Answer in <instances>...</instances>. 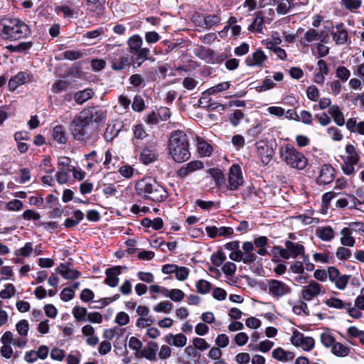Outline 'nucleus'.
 <instances>
[{
    "mask_svg": "<svg viewBox=\"0 0 364 364\" xmlns=\"http://www.w3.org/2000/svg\"><path fill=\"white\" fill-rule=\"evenodd\" d=\"M135 188L138 195L153 201L160 202L167 198L166 191L156 180L151 178L139 181L135 185Z\"/></svg>",
    "mask_w": 364,
    "mask_h": 364,
    "instance_id": "20e7f679",
    "label": "nucleus"
},
{
    "mask_svg": "<svg viewBox=\"0 0 364 364\" xmlns=\"http://www.w3.org/2000/svg\"><path fill=\"white\" fill-rule=\"evenodd\" d=\"M272 357L280 361H289L293 360L294 354L292 352L285 351L282 348H277L272 351Z\"/></svg>",
    "mask_w": 364,
    "mask_h": 364,
    "instance_id": "bb28decb",
    "label": "nucleus"
},
{
    "mask_svg": "<svg viewBox=\"0 0 364 364\" xmlns=\"http://www.w3.org/2000/svg\"><path fill=\"white\" fill-rule=\"evenodd\" d=\"M176 277L180 281H184L189 274V269L186 267H178L175 272Z\"/></svg>",
    "mask_w": 364,
    "mask_h": 364,
    "instance_id": "338daca9",
    "label": "nucleus"
},
{
    "mask_svg": "<svg viewBox=\"0 0 364 364\" xmlns=\"http://www.w3.org/2000/svg\"><path fill=\"white\" fill-rule=\"evenodd\" d=\"M95 92L90 88L77 91L73 95V100L77 105H82L94 97Z\"/></svg>",
    "mask_w": 364,
    "mask_h": 364,
    "instance_id": "aec40b11",
    "label": "nucleus"
},
{
    "mask_svg": "<svg viewBox=\"0 0 364 364\" xmlns=\"http://www.w3.org/2000/svg\"><path fill=\"white\" fill-rule=\"evenodd\" d=\"M28 78V74L25 72H19L9 80L8 85L9 90H15L19 85L26 82Z\"/></svg>",
    "mask_w": 364,
    "mask_h": 364,
    "instance_id": "4be33fe9",
    "label": "nucleus"
},
{
    "mask_svg": "<svg viewBox=\"0 0 364 364\" xmlns=\"http://www.w3.org/2000/svg\"><path fill=\"white\" fill-rule=\"evenodd\" d=\"M336 77L342 81H346L350 77V71L344 66H339L336 69Z\"/></svg>",
    "mask_w": 364,
    "mask_h": 364,
    "instance_id": "e2e57ef3",
    "label": "nucleus"
},
{
    "mask_svg": "<svg viewBox=\"0 0 364 364\" xmlns=\"http://www.w3.org/2000/svg\"><path fill=\"white\" fill-rule=\"evenodd\" d=\"M336 255L339 259L347 260L350 259L351 256V252L349 249H347L344 247H340L338 248Z\"/></svg>",
    "mask_w": 364,
    "mask_h": 364,
    "instance_id": "052dcab7",
    "label": "nucleus"
},
{
    "mask_svg": "<svg viewBox=\"0 0 364 364\" xmlns=\"http://www.w3.org/2000/svg\"><path fill=\"white\" fill-rule=\"evenodd\" d=\"M306 95L311 101L316 102L318 100V90L315 85H311L307 88Z\"/></svg>",
    "mask_w": 364,
    "mask_h": 364,
    "instance_id": "69168bd1",
    "label": "nucleus"
},
{
    "mask_svg": "<svg viewBox=\"0 0 364 364\" xmlns=\"http://www.w3.org/2000/svg\"><path fill=\"white\" fill-rule=\"evenodd\" d=\"M129 83L134 87H139L140 86H145V80L142 76L139 74H133L129 77Z\"/></svg>",
    "mask_w": 364,
    "mask_h": 364,
    "instance_id": "5fc2aeb1",
    "label": "nucleus"
},
{
    "mask_svg": "<svg viewBox=\"0 0 364 364\" xmlns=\"http://www.w3.org/2000/svg\"><path fill=\"white\" fill-rule=\"evenodd\" d=\"M274 85L275 83L273 82V80L269 77H267L263 80L261 85H259L256 87V90L257 92H261L273 88Z\"/></svg>",
    "mask_w": 364,
    "mask_h": 364,
    "instance_id": "bf43d9fd",
    "label": "nucleus"
},
{
    "mask_svg": "<svg viewBox=\"0 0 364 364\" xmlns=\"http://www.w3.org/2000/svg\"><path fill=\"white\" fill-rule=\"evenodd\" d=\"M335 170L331 165L324 164L320 171V174L316 179L318 184H328L334 179Z\"/></svg>",
    "mask_w": 364,
    "mask_h": 364,
    "instance_id": "9b49d317",
    "label": "nucleus"
},
{
    "mask_svg": "<svg viewBox=\"0 0 364 364\" xmlns=\"http://www.w3.org/2000/svg\"><path fill=\"white\" fill-rule=\"evenodd\" d=\"M269 292L275 297H281L291 292V289L284 282L270 279L268 281Z\"/></svg>",
    "mask_w": 364,
    "mask_h": 364,
    "instance_id": "9d476101",
    "label": "nucleus"
},
{
    "mask_svg": "<svg viewBox=\"0 0 364 364\" xmlns=\"http://www.w3.org/2000/svg\"><path fill=\"white\" fill-rule=\"evenodd\" d=\"M343 5L349 11H353L361 6V0H341Z\"/></svg>",
    "mask_w": 364,
    "mask_h": 364,
    "instance_id": "8fccbe9b",
    "label": "nucleus"
},
{
    "mask_svg": "<svg viewBox=\"0 0 364 364\" xmlns=\"http://www.w3.org/2000/svg\"><path fill=\"white\" fill-rule=\"evenodd\" d=\"M55 11L62 13L64 18H73L77 12L73 9L70 6L62 4L55 7Z\"/></svg>",
    "mask_w": 364,
    "mask_h": 364,
    "instance_id": "c9c22d12",
    "label": "nucleus"
},
{
    "mask_svg": "<svg viewBox=\"0 0 364 364\" xmlns=\"http://www.w3.org/2000/svg\"><path fill=\"white\" fill-rule=\"evenodd\" d=\"M321 292V285L311 281L308 286L304 287L302 291V297L306 301H311L314 297L317 296Z\"/></svg>",
    "mask_w": 364,
    "mask_h": 364,
    "instance_id": "ddd939ff",
    "label": "nucleus"
},
{
    "mask_svg": "<svg viewBox=\"0 0 364 364\" xmlns=\"http://www.w3.org/2000/svg\"><path fill=\"white\" fill-rule=\"evenodd\" d=\"M264 24L263 17L256 16L252 23L248 26V30L250 31L262 32Z\"/></svg>",
    "mask_w": 364,
    "mask_h": 364,
    "instance_id": "79ce46f5",
    "label": "nucleus"
},
{
    "mask_svg": "<svg viewBox=\"0 0 364 364\" xmlns=\"http://www.w3.org/2000/svg\"><path fill=\"white\" fill-rule=\"evenodd\" d=\"M31 34L29 26L18 18H7L0 22V36L16 41Z\"/></svg>",
    "mask_w": 364,
    "mask_h": 364,
    "instance_id": "7ed1b4c3",
    "label": "nucleus"
},
{
    "mask_svg": "<svg viewBox=\"0 0 364 364\" xmlns=\"http://www.w3.org/2000/svg\"><path fill=\"white\" fill-rule=\"evenodd\" d=\"M156 141L154 139L146 142L140 153V161L144 164H149L157 159Z\"/></svg>",
    "mask_w": 364,
    "mask_h": 364,
    "instance_id": "423d86ee",
    "label": "nucleus"
},
{
    "mask_svg": "<svg viewBox=\"0 0 364 364\" xmlns=\"http://www.w3.org/2000/svg\"><path fill=\"white\" fill-rule=\"evenodd\" d=\"M198 18H203V23L200 26L205 29H210L213 26L219 25L221 21L220 14H210L205 16L198 15Z\"/></svg>",
    "mask_w": 364,
    "mask_h": 364,
    "instance_id": "6ab92c4d",
    "label": "nucleus"
},
{
    "mask_svg": "<svg viewBox=\"0 0 364 364\" xmlns=\"http://www.w3.org/2000/svg\"><path fill=\"white\" fill-rule=\"evenodd\" d=\"M120 128L116 124H108L105 132L104 134V138L107 141H112L119 134Z\"/></svg>",
    "mask_w": 364,
    "mask_h": 364,
    "instance_id": "473e14b6",
    "label": "nucleus"
},
{
    "mask_svg": "<svg viewBox=\"0 0 364 364\" xmlns=\"http://www.w3.org/2000/svg\"><path fill=\"white\" fill-rule=\"evenodd\" d=\"M29 329L28 321L23 319L16 323V330L18 333L23 336H26Z\"/></svg>",
    "mask_w": 364,
    "mask_h": 364,
    "instance_id": "13d9d810",
    "label": "nucleus"
},
{
    "mask_svg": "<svg viewBox=\"0 0 364 364\" xmlns=\"http://www.w3.org/2000/svg\"><path fill=\"white\" fill-rule=\"evenodd\" d=\"M70 83L68 81L58 80L53 83L52 86V91L55 93L65 91L70 87Z\"/></svg>",
    "mask_w": 364,
    "mask_h": 364,
    "instance_id": "c03bdc74",
    "label": "nucleus"
},
{
    "mask_svg": "<svg viewBox=\"0 0 364 364\" xmlns=\"http://www.w3.org/2000/svg\"><path fill=\"white\" fill-rule=\"evenodd\" d=\"M73 314L77 321H86L85 316L87 315V311L85 307L75 306L73 309Z\"/></svg>",
    "mask_w": 364,
    "mask_h": 364,
    "instance_id": "ea45409f",
    "label": "nucleus"
},
{
    "mask_svg": "<svg viewBox=\"0 0 364 364\" xmlns=\"http://www.w3.org/2000/svg\"><path fill=\"white\" fill-rule=\"evenodd\" d=\"M56 271L66 279H77L81 275L79 271L70 269L68 264H60V265L56 268Z\"/></svg>",
    "mask_w": 364,
    "mask_h": 364,
    "instance_id": "a211bd4d",
    "label": "nucleus"
},
{
    "mask_svg": "<svg viewBox=\"0 0 364 364\" xmlns=\"http://www.w3.org/2000/svg\"><path fill=\"white\" fill-rule=\"evenodd\" d=\"M90 9L97 14L102 12L106 0H87Z\"/></svg>",
    "mask_w": 364,
    "mask_h": 364,
    "instance_id": "37998d69",
    "label": "nucleus"
},
{
    "mask_svg": "<svg viewBox=\"0 0 364 364\" xmlns=\"http://www.w3.org/2000/svg\"><path fill=\"white\" fill-rule=\"evenodd\" d=\"M208 173L214 178L216 186L220 187L225 183V176L220 169L218 168H210Z\"/></svg>",
    "mask_w": 364,
    "mask_h": 364,
    "instance_id": "7c9ffc66",
    "label": "nucleus"
},
{
    "mask_svg": "<svg viewBox=\"0 0 364 364\" xmlns=\"http://www.w3.org/2000/svg\"><path fill=\"white\" fill-rule=\"evenodd\" d=\"M122 268V266H115L107 269L105 271L107 277L105 279V283L111 287H117L119 280L118 276L121 274Z\"/></svg>",
    "mask_w": 364,
    "mask_h": 364,
    "instance_id": "f8f14e48",
    "label": "nucleus"
},
{
    "mask_svg": "<svg viewBox=\"0 0 364 364\" xmlns=\"http://www.w3.org/2000/svg\"><path fill=\"white\" fill-rule=\"evenodd\" d=\"M350 278V275L343 274L338 276L335 281H333L337 289L343 290L346 287V285Z\"/></svg>",
    "mask_w": 364,
    "mask_h": 364,
    "instance_id": "49530a36",
    "label": "nucleus"
},
{
    "mask_svg": "<svg viewBox=\"0 0 364 364\" xmlns=\"http://www.w3.org/2000/svg\"><path fill=\"white\" fill-rule=\"evenodd\" d=\"M164 340L168 344L180 348L185 346L187 343V338L183 333L176 335L168 333L165 336Z\"/></svg>",
    "mask_w": 364,
    "mask_h": 364,
    "instance_id": "f3484780",
    "label": "nucleus"
},
{
    "mask_svg": "<svg viewBox=\"0 0 364 364\" xmlns=\"http://www.w3.org/2000/svg\"><path fill=\"white\" fill-rule=\"evenodd\" d=\"M107 118V109L100 105L91 106L82 109L70 124L73 138L87 141L91 138L92 132L103 124Z\"/></svg>",
    "mask_w": 364,
    "mask_h": 364,
    "instance_id": "f257e3e1",
    "label": "nucleus"
},
{
    "mask_svg": "<svg viewBox=\"0 0 364 364\" xmlns=\"http://www.w3.org/2000/svg\"><path fill=\"white\" fill-rule=\"evenodd\" d=\"M144 101L141 96L136 95L134 98L132 107L134 111L141 112L144 109Z\"/></svg>",
    "mask_w": 364,
    "mask_h": 364,
    "instance_id": "6e6d98bb",
    "label": "nucleus"
},
{
    "mask_svg": "<svg viewBox=\"0 0 364 364\" xmlns=\"http://www.w3.org/2000/svg\"><path fill=\"white\" fill-rule=\"evenodd\" d=\"M317 235L324 241H330L334 237V232L331 227H325L316 230Z\"/></svg>",
    "mask_w": 364,
    "mask_h": 364,
    "instance_id": "72a5a7b5",
    "label": "nucleus"
},
{
    "mask_svg": "<svg viewBox=\"0 0 364 364\" xmlns=\"http://www.w3.org/2000/svg\"><path fill=\"white\" fill-rule=\"evenodd\" d=\"M203 168V164L200 161H193L183 166L177 171V176L183 178L191 173Z\"/></svg>",
    "mask_w": 364,
    "mask_h": 364,
    "instance_id": "4468645a",
    "label": "nucleus"
},
{
    "mask_svg": "<svg viewBox=\"0 0 364 364\" xmlns=\"http://www.w3.org/2000/svg\"><path fill=\"white\" fill-rule=\"evenodd\" d=\"M346 152L349 155L347 158L349 161L353 164H358L360 160V156L356 152L355 148L352 144H347L346 146Z\"/></svg>",
    "mask_w": 364,
    "mask_h": 364,
    "instance_id": "4c0bfd02",
    "label": "nucleus"
},
{
    "mask_svg": "<svg viewBox=\"0 0 364 364\" xmlns=\"http://www.w3.org/2000/svg\"><path fill=\"white\" fill-rule=\"evenodd\" d=\"M168 154L177 163H182L191 157L186 134L180 130L171 133L168 139Z\"/></svg>",
    "mask_w": 364,
    "mask_h": 364,
    "instance_id": "f03ea898",
    "label": "nucleus"
},
{
    "mask_svg": "<svg viewBox=\"0 0 364 364\" xmlns=\"http://www.w3.org/2000/svg\"><path fill=\"white\" fill-rule=\"evenodd\" d=\"M211 284L205 279H200L196 284L198 292L202 294L208 293L211 289Z\"/></svg>",
    "mask_w": 364,
    "mask_h": 364,
    "instance_id": "a19ab883",
    "label": "nucleus"
},
{
    "mask_svg": "<svg viewBox=\"0 0 364 364\" xmlns=\"http://www.w3.org/2000/svg\"><path fill=\"white\" fill-rule=\"evenodd\" d=\"M53 137L59 144H65L68 141L65 127L62 125L55 126L53 128Z\"/></svg>",
    "mask_w": 364,
    "mask_h": 364,
    "instance_id": "cd10ccee",
    "label": "nucleus"
},
{
    "mask_svg": "<svg viewBox=\"0 0 364 364\" xmlns=\"http://www.w3.org/2000/svg\"><path fill=\"white\" fill-rule=\"evenodd\" d=\"M143 43L142 38L137 34L132 36L127 41L129 53H136L144 48L141 47Z\"/></svg>",
    "mask_w": 364,
    "mask_h": 364,
    "instance_id": "b1692460",
    "label": "nucleus"
},
{
    "mask_svg": "<svg viewBox=\"0 0 364 364\" xmlns=\"http://www.w3.org/2000/svg\"><path fill=\"white\" fill-rule=\"evenodd\" d=\"M321 341L322 344L327 348H329L331 346L333 347V346L336 343L334 337L326 333H321Z\"/></svg>",
    "mask_w": 364,
    "mask_h": 364,
    "instance_id": "680f3d73",
    "label": "nucleus"
},
{
    "mask_svg": "<svg viewBox=\"0 0 364 364\" xmlns=\"http://www.w3.org/2000/svg\"><path fill=\"white\" fill-rule=\"evenodd\" d=\"M63 57L65 59L75 60L83 57V53L77 50H68L63 53Z\"/></svg>",
    "mask_w": 364,
    "mask_h": 364,
    "instance_id": "3c124183",
    "label": "nucleus"
},
{
    "mask_svg": "<svg viewBox=\"0 0 364 364\" xmlns=\"http://www.w3.org/2000/svg\"><path fill=\"white\" fill-rule=\"evenodd\" d=\"M132 64V60L129 55L121 56L119 58H114L111 61V68L115 71H121Z\"/></svg>",
    "mask_w": 364,
    "mask_h": 364,
    "instance_id": "412c9836",
    "label": "nucleus"
},
{
    "mask_svg": "<svg viewBox=\"0 0 364 364\" xmlns=\"http://www.w3.org/2000/svg\"><path fill=\"white\" fill-rule=\"evenodd\" d=\"M255 146L262 162L265 165L267 164L274 154L272 146L264 141L256 142Z\"/></svg>",
    "mask_w": 364,
    "mask_h": 364,
    "instance_id": "1a4fd4ad",
    "label": "nucleus"
},
{
    "mask_svg": "<svg viewBox=\"0 0 364 364\" xmlns=\"http://www.w3.org/2000/svg\"><path fill=\"white\" fill-rule=\"evenodd\" d=\"M243 184V178L240 167L238 165L233 164L229 170L228 184L227 187L229 190H237Z\"/></svg>",
    "mask_w": 364,
    "mask_h": 364,
    "instance_id": "6e6552de",
    "label": "nucleus"
},
{
    "mask_svg": "<svg viewBox=\"0 0 364 364\" xmlns=\"http://www.w3.org/2000/svg\"><path fill=\"white\" fill-rule=\"evenodd\" d=\"M267 59V57L264 55V52L258 49L251 55L246 58L245 63L247 66H262Z\"/></svg>",
    "mask_w": 364,
    "mask_h": 364,
    "instance_id": "dca6fc26",
    "label": "nucleus"
},
{
    "mask_svg": "<svg viewBox=\"0 0 364 364\" xmlns=\"http://www.w3.org/2000/svg\"><path fill=\"white\" fill-rule=\"evenodd\" d=\"M158 344L155 342H149L146 348H144L141 351V354L146 359L151 361H155L157 360L156 351L158 350Z\"/></svg>",
    "mask_w": 364,
    "mask_h": 364,
    "instance_id": "393cba45",
    "label": "nucleus"
},
{
    "mask_svg": "<svg viewBox=\"0 0 364 364\" xmlns=\"http://www.w3.org/2000/svg\"><path fill=\"white\" fill-rule=\"evenodd\" d=\"M328 114L333 119L334 122L338 126H343L345 124V117L340 107L337 105H333L328 108Z\"/></svg>",
    "mask_w": 364,
    "mask_h": 364,
    "instance_id": "5701e85b",
    "label": "nucleus"
},
{
    "mask_svg": "<svg viewBox=\"0 0 364 364\" xmlns=\"http://www.w3.org/2000/svg\"><path fill=\"white\" fill-rule=\"evenodd\" d=\"M71 168H61L56 173V180L60 184H65L68 182L69 178V173Z\"/></svg>",
    "mask_w": 364,
    "mask_h": 364,
    "instance_id": "a18cd8bd",
    "label": "nucleus"
},
{
    "mask_svg": "<svg viewBox=\"0 0 364 364\" xmlns=\"http://www.w3.org/2000/svg\"><path fill=\"white\" fill-rule=\"evenodd\" d=\"M285 247L289 250V254L292 258H296L299 255H303L304 252V246L303 245L287 240L285 242Z\"/></svg>",
    "mask_w": 364,
    "mask_h": 364,
    "instance_id": "a878e982",
    "label": "nucleus"
},
{
    "mask_svg": "<svg viewBox=\"0 0 364 364\" xmlns=\"http://www.w3.org/2000/svg\"><path fill=\"white\" fill-rule=\"evenodd\" d=\"M230 86V85L229 82H223L209 88L208 90V92L209 95H214L223 90H228Z\"/></svg>",
    "mask_w": 364,
    "mask_h": 364,
    "instance_id": "603ef678",
    "label": "nucleus"
},
{
    "mask_svg": "<svg viewBox=\"0 0 364 364\" xmlns=\"http://www.w3.org/2000/svg\"><path fill=\"white\" fill-rule=\"evenodd\" d=\"M149 54L150 50L148 48H144L142 50L131 53L130 60L134 68H139L145 60L149 59Z\"/></svg>",
    "mask_w": 364,
    "mask_h": 364,
    "instance_id": "2eb2a0df",
    "label": "nucleus"
},
{
    "mask_svg": "<svg viewBox=\"0 0 364 364\" xmlns=\"http://www.w3.org/2000/svg\"><path fill=\"white\" fill-rule=\"evenodd\" d=\"M226 259V256L223 252H218L216 255H213L211 257L212 263L216 266H220Z\"/></svg>",
    "mask_w": 364,
    "mask_h": 364,
    "instance_id": "774afa93",
    "label": "nucleus"
},
{
    "mask_svg": "<svg viewBox=\"0 0 364 364\" xmlns=\"http://www.w3.org/2000/svg\"><path fill=\"white\" fill-rule=\"evenodd\" d=\"M291 343L296 347H301L304 350L309 351L314 348V339L311 337H305L303 333L297 330L293 332L291 337Z\"/></svg>",
    "mask_w": 364,
    "mask_h": 364,
    "instance_id": "0eeeda50",
    "label": "nucleus"
},
{
    "mask_svg": "<svg viewBox=\"0 0 364 364\" xmlns=\"http://www.w3.org/2000/svg\"><path fill=\"white\" fill-rule=\"evenodd\" d=\"M341 243L343 246L353 247L355 244V239L351 236V230L349 228H344L341 230Z\"/></svg>",
    "mask_w": 364,
    "mask_h": 364,
    "instance_id": "c756f323",
    "label": "nucleus"
},
{
    "mask_svg": "<svg viewBox=\"0 0 364 364\" xmlns=\"http://www.w3.org/2000/svg\"><path fill=\"white\" fill-rule=\"evenodd\" d=\"M15 291L14 286L12 284H8L6 285L5 289L1 291L0 296L2 299H9L14 295Z\"/></svg>",
    "mask_w": 364,
    "mask_h": 364,
    "instance_id": "4d7b16f0",
    "label": "nucleus"
},
{
    "mask_svg": "<svg viewBox=\"0 0 364 364\" xmlns=\"http://www.w3.org/2000/svg\"><path fill=\"white\" fill-rule=\"evenodd\" d=\"M279 154L282 159L292 168L301 170L307 165L308 160L304 154L289 144L279 149Z\"/></svg>",
    "mask_w": 364,
    "mask_h": 364,
    "instance_id": "39448f33",
    "label": "nucleus"
},
{
    "mask_svg": "<svg viewBox=\"0 0 364 364\" xmlns=\"http://www.w3.org/2000/svg\"><path fill=\"white\" fill-rule=\"evenodd\" d=\"M332 353L337 356L343 357L348 354L349 349L341 343H335L332 347Z\"/></svg>",
    "mask_w": 364,
    "mask_h": 364,
    "instance_id": "58836bf2",
    "label": "nucleus"
},
{
    "mask_svg": "<svg viewBox=\"0 0 364 364\" xmlns=\"http://www.w3.org/2000/svg\"><path fill=\"white\" fill-rule=\"evenodd\" d=\"M193 346L200 350H205L210 348V345L204 338H195L193 340Z\"/></svg>",
    "mask_w": 364,
    "mask_h": 364,
    "instance_id": "0e129e2a",
    "label": "nucleus"
},
{
    "mask_svg": "<svg viewBox=\"0 0 364 364\" xmlns=\"http://www.w3.org/2000/svg\"><path fill=\"white\" fill-rule=\"evenodd\" d=\"M33 46V43L29 42H21L16 46L10 45L7 46V48L11 52L23 53L29 50Z\"/></svg>",
    "mask_w": 364,
    "mask_h": 364,
    "instance_id": "e433bc0d",
    "label": "nucleus"
},
{
    "mask_svg": "<svg viewBox=\"0 0 364 364\" xmlns=\"http://www.w3.org/2000/svg\"><path fill=\"white\" fill-rule=\"evenodd\" d=\"M243 118L244 114L240 109H235L229 116L230 123L235 127L237 126Z\"/></svg>",
    "mask_w": 364,
    "mask_h": 364,
    "instance_id": "09e8293b",
    "label": "nucleus"
},
{
    "mask_svg": "<svg viewBox=\"0 0 364 364\" xmlns=\"http://www.w3.org/2000/svg\"><path fill=\"white\" fill-rule=\"evenodd\" d=\"M104 34V30L102 28H99L96 30L90 31L83 34V38L89 40L90 44H95V41L98 37Z\"/></svg>",
    "mask_w": 364,
    "mask_h": 364,
    "instance_id": "f704fd0d",
    "label": "nucleus"
},
{
    "mask_svg": "<svg viewBox=\"0 0 364 364\" xmlns=\"http://www.w3.org/2000/svg\"><path fill=\"white\" fill-rule=\"evenodd\" d=\"M331 34L335 41L336 44H344L348 41V32L346 29H341L339 31H334L333 30L331 31Z\"/></svg>",
    "mask_w": 364,
    "mask_h": 364,
    "instance_id": "2f4dec72",
    "label": "nucleus"
},
{
    "mask_svg": "<svg viewBox=\"0 0 364 364\" xmlns=\"http://www.w3.org/2000/svg\"><path fill=\"white\" fill-rule=\"evenodd\" d=\"M156 312L170 313L172 309V304L168 301H161L154 308Z\"/></svg>",
    "mask_w": 364,
    "mask_h": 364,
    "instance_id": "864d4df0",
    "label": "nucleus"
},
{
    "mask_svg": "<svg viewBox=\"0 0 364 364\" xmlns=\"http://www.w3.org/2000/svg\"><path fill=\"white\" fill-rule=\"evenodd\" d=\"M268 238L265 236H259L254 240V244L258 248L257 254L264 256L268 254L267 247L268 246Z\"/></svg>",
    "mask_w": 364,
    "mask_h": 364,
    "instance_id": "c85d7f7f",
    "label": "nucleus"
},
{
    "mask_svg": "<svg viewBox=\"0 0 364 364\" xmlns=\"http://www.w3.org/2000/svg\"><path fill=\"white\" fill-rule=\"evenodd\" d=\"M325 304L329 307L342 309H346L347 303H344L341 299L337 298H330L325 301Z\"/></svg>",
    "mask_w": 364,
    "mask_h": 364,
    "instance_id": "de8ad7c7",
    "label": "nucleus"
}]
</instances>
